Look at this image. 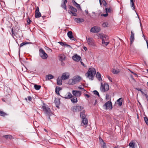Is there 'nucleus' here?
Returning a JSON list of instances; mask_svg holds the SVG:
<instances>
[{"label":"nucleus","mask_w":148,"mask_h":148,"mask_svg":"<svg viewBox=\"0 0 148 148\" xmlns=\"http://www.w3.org/2000/svg\"><path fill=\"white\" fill-rule=\"evenodd\" d=\"M136 89L138 91H140L142 90L140 88H136Z\"/></svg>","instance_id":"obj_63"},{"label":"nucleus","mask_w":148,"mask_h":148,"mask_svg":"<svg viewBox=\"0 0 148 148\" xmlns=\"http://www.w3.org/2000/svg\"><path fill=\"white\" fill-rule=\"evenodd\" d=\"M96 77L98 79L99 81H100L102 80L101 75L99 72H97L96 75Z\"/></svg>","instance_id":"obj_21"},{"label":"nucleus","mask_w":148,"mask_h":148,"mask_svg":"<svg viewBox=\"0 0 148 148\" xmlns=\"http://www.w3.org/2000/svg\"><path fill=\"white\" fill-rule=\"evenodd\" d=\"M140 91L141 92V93L142 95H143L145 96V95H146L147 94V93H144V92L143 91H142V90H141Z\"/></svg>","instance_id":"obj_56"},{"label":"nucleus","mask_w":148,"mask_h":148,"mask_svg":"<svg viewBox=\"0 0 148 148\" xmlns=\"http://www.w3.org/2000/svg\"><path fill=\"white\" fill-rule=\"evenodd\" d=\"M71 101L73 103H76L77 102V99L76 97H74L71 99Z\"/></svg>","instance_id":"obj_34"},{"label":"nucleus","mask_w":148,"mask_h":148,"mask_svg":"<svg viewBox=\"0 0 148 148\" xmlns=\"http://www.w3.org/2000/svg\"><path fill=\"white\" fill-rule=\"evenodd\" d=\"M73 12L71 10H69L68 11V13L70 14H72Z\"/></svg>","instance_id":"obj_61"},{"label":"nucleus","mask_w":148,"mask_h":148,"mask_svg":"<svg viewBox=\"0 0 148 148\" xmlns=\"http://www.w3.org/2000/svg\"><path fill=\"white\" fill-rule=\"evenodd\" d=\"M29 43L31 44V42H23L22 43H21L20 44V47H22L23 46H24V45H26L27 44H29Z\"/></svg>","instance_id":"obj_39"},{"label":"nucleus","mask_w":148,"mask_h":148,"mask_svg":"<svg viewBox=\"0 0 148 148\" xmlns=\"http://www.w3.org/2000/svg\"><path fill=\"white\" fill-rule=\"evenodd\" d=\"M46 80H50L53 79L54 78V76L51 74H49L45 76Z\"/></svg>","instance_id":"obj_17"},{"label":"nucleus","mask_w":148,"mask_h":148,"mask_svg":"<svg viewBox=\"0 0 148 148\" xmlns=\"http://www.w3.org/2000/svg\"><path fill=\"white\" fill-rule=\"evenodd\" d=\"M67 2V0H64L63 2L62 3L61 5V7L63 8L66 10L67 11V8L66 7V3Z\"/></svg>","instance_id":"obj_16"},{"label":"nucleus","mask_w":148,"mask_h":148,"mask_svg":"<svg viewBox=\"0 0 148 148\" xmlns=\"http://www.w3.org/2000/svg\"><path fill=\"white\" fill-rule=\"evenodd\" d=\"M94 93L96 95H97L99 97V95L98 92L96 90H95L93 91Z\"/></svg>","instance_id":"obj_44"},{"label":"nucleus","mask_w":148,"mask_h":148,"mask_svg":"<svg viewBox=\"0 0 148 148\" xmlns=\"http://www.w3.org/2000/svg\"><path fill=\"white\" fill-rule=\"evenodd\" d=\"M134 34L132 31H131V34L130 38L131 44H132L134 40Z\"/></svg>","instance_id":"obj_13"},{"label":"nucleus","mask_w":148,"mask_h":148,"mask_svg":"<svg viewBox=\"0 0 148 148\" xmlns=\"http://www.w3.org/2000/svg\"><path fill=\"white\" fill-rule=\"evenodd\" d=\"M85 110H83L80 113V116L81 118H85L86 117V115L85 114Z\"/></svg>","instance_id":"obj_20"},{"label":"nucleus","mask_w":148,"mask_h":148,"mask_svg":"<svg viewBox=\"0 0 148 148\" xmlns=\"http://www.w3.org/2000/svg\"><path fill=\"white\" fill-rule=\"evenodd\" d=\"M108 79H109V80L110 81H111V82H112V78H111L110 76H108Z\"/></svg>","instance_id":"obj_59"},{"label":"nucleus","mask_w":148,"mask_h":148,"mask_svg":"<svg viewBox=\"0 0 148 148\" xmlns=\"http://www.w3.org/2000/svg\"><path fill=\"white\" fill-rule=\"evenodd\" d=\"M67 36L69 38H71L73 36L72 32L71 31H69L67 33Z\"/></svg>","instance_id":"obj_36"},{"label":"nucleus","mask_w":148,"mask_h":148,"mask_svg":"<svg viewBox=\"0 0 148 148\" xmlns=\"http://www.w3.org/2000/svg\"><path fill=\"white\" fill-rule=\"evenodd\" d=\"M7 115V114L5 113L3 111H0V115L2 116H5V115Z\"/></svg>","instance_id":"obj_40"},{"label":"nucleus","mask_w":148,"mask_h":148,"mask_svg":"<svg viewBox=\"0 0 148 148\" xmlns=\"http://www.w3.org/2000/svg\"><path fill=\"white\" fill-rule=\"evenodd\" d=\"M62 79H61L59 78L57 79V83L58 85L60 86L62 85Z\"/></svg>","instance_id":"obj_27"},{"label":"nucleus","mask_w":148,"mask_h":148,"mask_svg":"<svg viewBox=\"0 0 148 148\" xmlns=\"http://www.w3.org/2000/svg\"><path fill=\"white\" fill-rule=\"evenodd\" d=\"M70 74L68 72H65L62 73L61 76V78L63 80H65L69 79Z\"/></svg>","instance_id":"obj_8"},{"label":"nucleus","mask_w":148,"mask_h":148,"mask_svg":"<svg viewBox=\"0 0 148 148\" xmlns=\"http://www.w3.org/2000/svg\"><path fill=\"white\" fill-rule=\"evenodd\" d=\"M44 104V106H42V108L43 110L44 113L47 116H49V118L50 119V116L52 114L50 108L48 107L45 106Z\"/></svg>","instance_id":"obj_2"},{"label":"nucleus","mask_w":148,"mask_h":148,"mask_svg":"<svg viewBox=\"0 0 148 148\" xmlns=\"http://www.w3.org/2000/svg\"><path fill=\"white\" fill-rule=\"evenodd\" d=\"M86 40L88 44L91 46H94L95 44L94 43V40L92 38H87L86 37Z\"/></svg>","instance_id":"obj_9"},{"label":"nucleus","mask_w":148,"mask_h":148,"mask_svg":"<svg viewBox=\"0 0 148 148\" xmlns=\"http://www.w3.org/2000/svg\"><path fill=\"white\" fill-rule=\"evenodd\" d=\"M105 146H106L105 143H103V144L102 145V147L103 148H104V147H105Z\"/></svg>","instance_id":"obj_64"},{"label":"nucleus","mask_w":148,"mask_h":148,"mask_svg":"<svg viewBox=\"0 0 148 148\" xmlns=\"http://www.w3.org/2000/svg\"><path fill=\"white\" fill-rule=\"evenodd\" d=\"M61 45L64 46L65 45V42H58Z\"/></svg>","instance_id":"obj_46"},{"label":"nucleus","mask_w":148,"mask_h":148,"mask_svg":"<svg viewBox=\"0 0 148 148\" xmlns=\"http://www.w3.org/2000/svg\"><path fill=\"white\" fill-rule=\"evenodd\" d=\"M103 107L105 108L106 110L107 109L111 110L112 108L111 102L110 101H108L103 105Z\"/></svg>","instance_id":"obj_6"},{"label":"nucleus","mask_w":148,"mask_h":148,"mask_svg":"<svg viewBox=\"0 0 148 148\" xmlns=\"http://www.w3.org/2000/svg\"><path fill=\"white\" fill-rule=\"evenodd\" d=\"M72 59L75 61L79 62L81 60V57L80 56H78L76 54L73 56Z\"/></svg>","instance_id":"obj_11"},{"label":"nucleus","mask_w":148,"mask_h":148,"mask_svg":"<svg viewBox=\"0 0 148 148\" xmlns=\"http://www.w3.org/2000/svg\"><path fill=\"white\" fill-rule=\"evenodd\" d=\"M28 20H27V24L29 25L30 24V22H31V21L30 20V19L28 18Z\"/></svg>","instance_id":"obj_49"},{"label":"nucleus","mask_w":148,"mask_h":148,"mask_svg":"<svg viewBox=\"0 0 148 148\" xmlns=\"http://www.w3.org/2000/svg\"><path fill=\"white\" fill-rule=\"evenodd\" d=\"M106 97L107 100H109L110 99L109 96L108 94H106Z\"/></svg>","instance_id":"obj_50"},{"label":"nucleus","mask_w":148,"mask_h":148,"mask_svg":"<svg viewBox=\"0 0 148 148\" xmlns=\"http://www.w3.org/2000/svg\"><path fill=\"white\" fill-rule=\"evenodd\" d=\"M145 97H146L147 101H148V95L147 94L146 95H145Z\"/></svg>","instance_id":"obj_62"},{"label":"nucleus","mask_w":148,"mask_h":148,"mask_svg":"<svg viewBox=\"0 0 148 148\" xmlns=\"http://www.w3.org/2000/svg\"><path fill=\"white\" fill-rule=\"evenodd\" d=\"M70 39L71 40H74V41H76V40H77L73 36L72 37H71V38H70Z\"/></svg>","instance_id":"obj_47"},{"label":"nucleus","mask_w":148,"mask_h":148,"mask_svg":"<svg viewBox=\"0 0 148 148\" xmlns=\"http://www.w3.org/2000/svg\"><path fill=\"white\" fill-rule=\"evenodd\" d=\"M109 86L107 83L104 84V85H103L102 83H101L100 89L102 92H104L106 91H107L109 90Z\"/></svg>","instance_id":"obj_4"},{"label":"nucleus","mask_w":148,"mask_h":148,"mask_svg":"<svg viewBox=\"0 0 148 148\" xmlns=\"http://www.w3.org/2000/svg\"><path fill=\"white\" fill-rule=\"evenodd\" d=\"M69 8L73 12H76L77 11L76 8L71 5H69Z\"/></svg>","instance_id":"obj_23"},{"label":"nucleus","mask_w":148,"mask_h":148,"mask_svg":"<svg viewBox=\"0 0 148 148\" xmlns=\"http://www.w3.org/2000/svg\"><path fill=\"white\" fill-rule=\"evenodd\" d=\"M72 93L74 96L77 97H80L82 94L81 92L79 90H73Z\"/></svg>","instance_id":"obj_10"},{"label":"nucleus","mask_w":148,"mask_h":148,"mask_svg":"<svg viewBox=\"0 0 148 148\" xmlns=\"http://www.w3.org/2000/svg\"><path fill=\"white\" fill-rule=\"evenodd\" d=\"M108 25V22H104L102 24V26L103 27H107Z\"/></svg>","instance_id":"obj_42"},{"label":"nucleus","mask_w":148,"mask_h":148,"mask_svg":"<svg viewBox=\"0 0 148 148\" xmlns=\"http://www.w3.org/2000/svg\"><path fill=\"white\" fill-rule=\"evenodd\" d=\"M35 17L36 18H38L41 16V13L39 12H35Z\"/></svg>","instance_id":"obj_29"},{"label":"nucleus","mask_w":148,"mask_h":148,"mask_svg":"<svg viewBox=\"0 0 148 148\" xmlns=\"http://www.w3.org/2000/svg\"><path fill=\"white\" fill-rule=\"evenodd\" d=\"M145 121L146 124L148 125V118L147 117H144Z\"/></svg>","instance_id":"obj_43"},{"label":"nucleus","mask_w":148,"mask_h":148,"mask_svg":"<svg viewBox=\"0 0 148 148\" xmlns=\"http://www.w3.org/2000/svg\"><path fill=\"white\" fill-rule=\"evenodd\" d=\"M100 30L101 29L99 27L95 26L91 28L90 32L93 33H98L100 31Z\"/></svg>","instance_id":"obj_7"},{"label":"nucleus","mask_w":148,"mask_h":148,"mask_svg":"<svg viewBox=\"0 0 148 148\" xmlns=\"http://www.w3.org/2000/svg\"><path fill=\"white\" fill-rule=\"evenodd\" d=\"M64 46H67L68 47H70V48H71V46L70 45H69L66 44L65 43V45Z\"/></svg>","instance_id":"obj_58"},{"label":"nucleus","mask_w":148,"mask_h":148,"mask_svg":"<svg viewBox=\"0 0 148 148\" xmlns=\"http://www.w3.org/2000/svg\"><path fill=\"white\" fill-rule=\"evenodd\" d=\"M27 98H28V100H29V101H31L32 100V98L30 96H28V97H27Z\"/></svg>","instance_id":"obj_54"},{"label":"nucleus","mask_w":148,"mask_h":148,"mask_svg":"<svg viewBox=\"0 0 148 148\" xmlns=\"http://www.w3.org/2000/svg\"><path fill=\"white\" fill-rule=\"evenodd\" d=\"M96 73L95 69L94 68H90L88 72L85 74L86 76L90 79L93 80Z\"/></svg>","instance_id":"obj_1"},{"label":"nucleus","mask_w":148,"mask_h":148,"mask_svg":"<svg viewBox=\"0 0 148 148\" xmlns=\"http://www.w3.org/2000/svg\"><path fill=\"white\" fill-rule=\"evenodd\" d=\"M106 11V13H110L112 11V8L111 7H110L108 8H105Z\"/></svg>","instance_id":"obj_25"},{"label":"nucleus","mask_w":148,"mask_h":148,"mask_svg":"<svg viewBox=\"0 0 148 148\" xmlns=\"http://www.w3.org/2000/svg\"><path fill=\"white\" fill-rule=\"evenodd\" d=\"M78 88L79 89H81V90L82 91H86L85 89L83 88L82 87H78Z\"/></svg>","instance_id":"obj_52"},{"label":"nucleus","mask_w":148,"mask_h":148,"mask_svg":"<svg viewBox=\"0 0 148 148\" xmlns=\"http://www.w3.org/2000/svg\"><path fill=\"white\" fill-rule=\"evenodd\" d=\"M39 8L38 7H37L36 8V10H35V12H39Z\"/></svg>","instance_id":"obj_53"},{"label":"nucleus","mask_w":148,"mask_h":148,"mask_svg":"<svg viewBox=\"0 0 148 148\" xmlns=\"http://www.w3.org/2000/svg\"><path fill=\"white\" fill-rule=\"evenodd\" d=\"M68 82V84L70 85H73L75 84L73 78L69 79Z\"/></svg>","instance_id":"obj_33"},{"label":"nucleus","mask_w":148,"mask_h":148,"mask_svg":"<svg viewBox=\"0 0 148 148\" xmlns=\"http://www.w3.org/2000/svg\"><path fill=\"white\" fill-rule=\"evenodd\" d=\"M122 99L121 98H119L117 100V102L118 103L119 106H121L122 105Z\"/></svg>","instance_id":"obj_22"},{"label":"nucleus","mask_w":148,"mask_h":148,"mask_svg":"<svg viewBox=\"0 0 148 148\" xmlns=\"http://www.w3.org/2000/svg\"><path fill=\"white\" fill-rule=\"evenodd\" d=\"M74 21L77 23H80L84 22V20L82 18H75Z\"/></svg>","instance_id":"obj_14"},{"label":"nucleus","mask_w":148,"mask_h":148,"mask_svg":"<svg viewBox=\"0 0 148 148\" xmlns=\"http://www.w3.org/2000/svg\"><path fill=\"white\" fill-rule=\"evenodd\" d=\"M135 143L131 141L129 144V146L132 148H135Z\"/></svg>","instance_id":"obj_30"},{"label":"nucleus","mask_w":148,"mask_h":148,"mask_svg":"<svg viewBox=\"0 0 148 148\" xmlns=\"http://www.w3.org/2000/svg\"><path fill=\"white\" fill-rule=\"evenodd\" d=\"M61 90V88L59 87H57L55 89V92L57 94L59 95V91Z\"/></svg>","instance_id":"obj_32"},{"label":"nucleus","mask_w":148,"mask_h":148,"mask_svg":"<svg viewBox=\"0 0 148 148\" xmlns=\"http://www.w3.org/2000/svg\"><path fill=\"white\" fill-rule=\"evenodd\" d=\"M83 109V107L80 106H75L71 108V110L75 112H79Z\"/></svg>","instance_id":"obj_5"},{"label":"nucleus","mask_w":148,"mask_h":148,"mask_svg":"<svg viewBox=\"0 0 148 148\" xmlns=\"http://www.w3.org/2000/svg\"><path fill=\"white\" fill-rule=\"evenodd\" d=\"M112 72L114 74H117L119 72V70H116L115 69H112Z\"/></svg>","instance_id":"obj_37"},{"label":"nucleus","mask_w":148,"mask_h":148,"mask_svg":"<svg viewBox=\"0 0 148 148\" xmlns=\"http://www.w3.org/2000/svg\"><path fill=\"white\" fill-rule=\"evenodd\" d=\"M3 136L6 139L9 138L10 139H12L14 138V137L10 135H4Z\"/></svg>","instance_id":"obj_24"},{"label":"nucleus","mask_w":148,"mask_h":148,"mask_svg":"<svg viewBox=\"0 0 148 148\" xmlns=\"http://www.w3.org/2000/svg\"><path fill=\"white\" fill-rule=\"evenodd\" d=\"M73 4L77 8H79L80 10H81V9L80 7V5L79 4L77 3L74 0L73 1Z\"/></svg>","instance_id":"obj_28"},{"label":"nucleus","mask_w":148,"mask_h":148,"mask_svg":"<svg viewBox=\"0 0 148 148\" xmlns=\"http://www.w3.org/2000/svg\"><path fill=\"white\" fill-rule=\"evenodd\" d=\"M84 95L86 96L88 98L90 97V96L88 94H84Z\"/></svg>","instance_id":"obj_60"},{"label":"nucleus","mask_w":148,"mask_h":148,"mask_svg":"<svg viewBox=\"0 0 148 148\" xmlns=\"http://www.w3.org/2000/svg\"><path fill=\"white\" fill-rule=\"evenodd\" d=\"M140 91L141 92V93L142 95H143L145 96V95H146L147 94V93H144V92L143 91H142V90H141Z\"/></svg>","instance_id":"obj_55"},{"label":"nucleus","mask_w":148,"mask_h":148,"mask_svg":"<svg viewBox=\"0 0 148 148\" xmlns=\"http://www.w3.org/2000/svg\"><path fill=\"white\" fill-rule=\"evenodd\" d=\"M105 40H103L102 41V45H103V46L104 47L106 46L109 43V42H105Z\"/></svg>","instance_id":"obj_26"},{"label":"nucleus","mask_w":148,"mask_h":148,"mask_svg":"<svg viewBox=\"0 0 148 148\" xmlns=\"http://www.w3.org/2000/svg\"><path fill=\"white\" fill-rule=\"evenodd\" d=\"M72 95L71 94L70 92H68L67 94V95H66L64 98L66 99H70L72 98Z\"/></svg>","instance_id":"obj_18"},{"label":"nucleus","mask_w":148,"mask_h":148,"mask_svg":"<svg viewBox=\"0 0 148 148\" xmlns=\"http://www.w3.org/2000/svg\"><path fill=\"white\" fill-rule=\"evenodd\" d=\"M135 0H130V2L131 3V7L133 8V9L134 10L135 9V6L134 4V2Z\"/></svg>","instance_id":"obj_31"},{"label":"nucleus","mask_w":148,"mask_h":148,"mask_svg":"<svg viewBox=\"0 0 148 148\" xmlns=\"http://www.w3.org/2000/svg\"><path fill=\"white\" fill-rule=\"evenodd\" d=\"M104 34H99V37H100V38H101L102 39V41L103 40H105L103 38V36L104 35Z\"/></svg>","instance_id":"obj_41"},{"label":"nucleus","mask_w":148,"mask_h":148,"mask_svg":"<svg viewBox=\"0 0 148 148\" xmlns=\"http://www.w3.org/2000/svg\"><path fill=\"white\" fill-rule=\"evenodd\" d=\"M82 119H83L82 121V123L84 125H87V124H88V120L86 118V117Z\"/></svg>","instance_id":"obj_19"},{"label":"nucleus","mask_w":148,"mask_h":148,"mask_svg":"<svg viewBox=\"0 0 148 148\" xmlns=\"http://www.w3.org/2000/svg\"><path fill=\"white\" fill-rule=\"evenodd\" d=\"M73 12L72 14V16H77V14L75 12Z\"/></svg>","instance_id":"obj_57"},{"label":"nucleus","mask_w":148,"mask_h":148,"mask_svg":"<svg viewBox=\"0 0 148 148\" xmlns=\"http://www.w3.org/2000/svg\"><path fill=\"white\" fill-rule=\"evenodd\" d=\"M108 15V14L107 13L106 14H101V16H102L106 17Z\"/></svg>","instance_id":"obj_48"},{"label":"nucleus","mask_w":148,"mask_h":148,"mask_svg":"<svg viewBox=\"0 0 148 148\" xmlns=\"http://www.w3.org/2000/svg\"><path fill=\"white\" fill-rule=\"evenodd\" d=\"M34 88H35V89L36 90H39L41 87V86L37 85L36 84L34 85Z\"/></svg>","instance_id":"obj_35"},{"label":"nucleus","mask_w":148,"mask_h":148,"mask_svg":"<svg viewBox=\"0 0 148 148\" xmlns=\"http://www.w3.org/2000/svg\"><path fill=\"white\" fill-rule=\"evenodd\" d=\"M59 57L60 60L62 62L65 60V56L63 54L59 55Z\"/></svg>","instance_id":"obj_15"},{"label":"nucleus","mask_w":148,"mask_h":148,"mask_svg":"<svg viewBox=\"0 0 148 148\" xmlns=\"http://www.w3.org/2000/svg\"><path fill=\"white\" fill-rule=\"evenodd\" d=\"M102 2L103 5L105 6H106V5L107 4L106 2L104 0H103L102 1Z\"/></svg>","instance_id":"obj_51"},{"label":"nucleus","mask_w":148,"mask_h":148,"mask_svg":"<svg viewBox=\"0 0 148 148\" xmlns=\"http://www.w3.org/2000/svg\"><path fill=\"white\" fill-rule=\"evenodd\" d=\"M59 101L58 99H55L54 101V102L55 103L56 107H58L59 105Z\"/></svg>","instance_id":"obj_38"},{"label":"nucleus","mask_w":148,"mask_h":148,"mask_svg":"<svg viewBox=\"0 0 148 148\" xmlns=\"http://www.w3.org/2000/svg\"><path fill=\"white\" fill-rule=\"evenodd\" d=\"M72 78L74 82L75 83V84L77 82H79L81 79V77L78 76H75L73 77Z\"/></svg>","instance_id":"obj_12"},{"label":"nucleus","mask_w":148,"mask_h":148,"mask_svg":"<svg viewBox=\"0 0 148 148\" xmlns=\"http://www.w3.org/2000/svg\"><path fill=\"white\" fill-rule=\"evenodd\" d=\"M103 38L105 40H108V36L106 35H105L104 34L103 36Z\"/></svg>","instance_id":"obj_45"},{"label":"nucleus","mask_w":148,"mask_h":148,"mask_svg":"<svg viewBox=\"0 0 148 148\" xmlns=\"http://www.w3.org/2000/svg\"><path fill=\"white\" fill-rule=\"evenodd\" d=\"M39 55L41 58L44 60L46 59L48 57L47 54L45 52L44 50L41 48L39 50Z\"/></svg>","instance_id":"obj_3"}]
</instances>
